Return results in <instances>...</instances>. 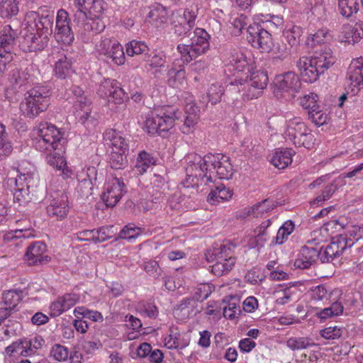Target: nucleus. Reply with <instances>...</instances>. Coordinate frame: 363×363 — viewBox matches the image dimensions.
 I'll return each mask as SVG.
<instances>
[{
  "mask_svg": "<svg viewBox=\"0 0 363 363\" xmlns=\"http://www.w3.org/2000/svg\"><path fill=\"white\" fill-rule=\"evenodd\" d=\"M46 211L48 216L61 220L68 214L69 206L68 197L64 191H54L47 199Z\"/></svg>",
  "mask_w": 363,
  "mask_h": 363,
  "instance_id": "4468645a",
  "label": "nucleus"
},
{
  "mask_svg": "<svg viewBox=\"0 0 363 363\" xmlns=\"http://www.w3.org/2000/svg\"><path fill=\"white\" fill-rule=\"evenodd\" d=\"M11 143L8 138L5 126L0 123V160L7 157L12 152Z\"/></svg>",
  "mask_w": 363,
  "mask_h": 363,
  "instance_id": "09e8293b",
  "label": "nucleus"
},
{
  "mask_svg": "<svg viewBox=\"0 0 363 363\" xmlns=\"http://www.w3.org/2000/svg\"><path fill=\"white\" fill-rule=\"evenodd\" d=\"M211 292L212 290L210 285L208 284H200L196 288L194 295L191 297L198 303V301H203L206 299L211 295Z\"/></svg>",
  "mask_w": 363,
  "mask_h": 363,
  "instance_id": "774afa93",
  "label": "nucleus"
},
{
  "mask_svg": "<svg viewBox=\"0 0 363 363\" xmlns=\"http://www.w3.org/2000/svg\"><path fill=\"white\" fill-rule=\"evenodd\" d=\"M105 4L104 0H74V5L78 9L74 15L75 18H99L105 9Z\"/></svg>",
  "mask_w": 363,
  "mask_h": 363,
  "instance_id": "a211bd4d",
  "label": "nucleus"
},
{
  "mask_svg": "<svg viewBox=\"0 0 363 363\" xmlns=\"http://www.w3.org/2000/svg\"><path fill=\"white\" fill-rule=\"evenodd\" d=\"M353 245V241L342 235L333 238L332 241L324 250L321 247V262L328 263L333 262L335 258L342 255L347 247H350Z\"/></svg>",
  "mask_w": 363,
  "mask_h": 363,
  "instance_id": "f3484780",
  "label": "nucleus"
},
{
  "mask_svg": "<svg viewBox=\"0 0 363 363\" xmlns=\"http://www.w3.org/2000/svg\"><path fill=\"white\" fill-rule=\"evenodd\" d=\"M247 40L255 48L269 52L274 45L271 34L258 23L250 25L247 29Z\"/></svg>",
  "mask_w": 363,
  "mask_h": 363,
  "instance_id": "2eb2a0df",
  "label": "nucleus"
},
{
  "mask_svg": "<svg viewBox=\"0 0 363 363\" xmlns=\"http://www.w3.org/2000/svg\"><path fill=\"white\" fill-rule=\"evenodd\" d=\"M198 303L191 296L182 299L176 307L183 318L192 317L196 315L199 311L197 309Z\"/></svg>",
  "mask_w": 363,
  "mask_h": 363,
  "instance_id": "c9c22d12",
  "label": "nucleus"
},
{
  "mask_svg": "<svg viewBox=\"0 0 363 363\" xmlns=\"http://www.w3.org/2000/svg\"><path fill=\"white\" fill-rule=\"evenodd\" d=\"M284 135L296 147L311 148L313 145V135L299 117H294L286 123Z\"/></svg>",
  "mask_w": 363,
  "mask_h": 363,
  "instance_id": "1a4fd4ad",
  "label": "nucleus"
},
{
  "mask_svg": "<svg viewBox=\"0 0 363 363\" xmlns=\"http://www.w3.org/2000/svg\"><path fill=\"white\" fill-rule=\"evenodd\" d=\"M199 9L196 5H191L186 8L182 14L174 16L172 21V30L175 35L182 36L187 35L195 26Z\"/></svg>",
  "mask_w": 363,
  "mask_h": 363,
  "instance_id": "ddd939ff",
  "label": "nucleus"
},
{
  "mask_svg": "<svg viewBox=\"0 0 363 363\" xmlns=\"http://www.w3.org/2000/svg\"><path fill=\"white\" fill-rule=\"evenodd\" d=\"M35 147L40 152H52L62 148L63 133L55 125L41 123L36 130Z\"/></svg>",
  "mask_w": 363,
  "mask_h": 363,
  "instance_id": "6e6552de",
  "label": "nucleus"
},
{
  "mask_svg": "<svg viewBox=\"0 0 363 363\" xmlns=\"http://www.w3.org/2000/svg\"><path fill=\"white\" fill-rule=\"evenodd\" d=\"M310 296L314 303L322 302L324 304L330 301V293L325 285L321 284L311 289Z\"/></svg>",
  "mask_w": 363,
  "mask_h": 363,
  "instance_id": "49530a36",
  "label": "nucleus"
},
{
  "mask_svg": "<svg viewBox=\"0 0 363 363\" xmlns=\"http://www.w3.org/2000/svg\"><path fill=\"white\" fill-rule=\"evenodd\" d=\"M166 58V55L162 52L153 55L147 53V57L143 60L145 62L143 65L144 70L155 77H160L167 62Z\"/></svg>",
  "mask_w": 363,
  "mask_h": 363,
  "instance_id": "bb28decb",
  "label": "nucleus"
},
{
  "mask_svg": "<svg viewBox=\"0 0 363 363\" xmlns=\"http://www.w3.org/2000/svg\"><path fill=\"white\" fill-rule=\"evenodd\" d=\"M78 296L75 294H67L60 296L50 306V315L57 317L63 312L74 306L78 301Z\"/></svg>",
  "mask_w": 363,
  "mask_h": 363,
  "instance_id": "c756f323",
  "label": "nucleus"
},
{
  "mask_svg": "<svg viewBox=\"0 0 363 363\" xmlns=\"http://www.w3.org/2000/svg\"><path fill=\"white\" fill-rule=\"evenodd\" d=\"M78 37L84 43L92 41L94 37L105 28L104 22L97 18H84L82 22L77 24Z\"/></svg>",
  "mask_w": 363,
  "mask_h": 363,
  "instance_id": "412c9836",
  "label": "nucleus"
},
{
  "mask_svg": "<svg viewBox=\"0 0 363 363\" xmlns=\"http://www.w3.org/2000/svg\"><path fill=\"white\" fill-rule=\"evenodd\" d=\"M168 16L167 9L160 4L152 5L147 16L150 21L155 23L156 26H160L166 23Z\"/></svg>",
  "mask_w": 363,
  "mask_h": 363,
  "instance_id": "ea45409f",
  "label": "nucleus"
},
{
  "mask_svg": "<svg viewBox=\"0 0 363 363\" xmlns=\"http://www.w3.org/2000/svg\"><path fill=\"white\" fill-rule=\"evenodd\" d=\"M32 342L28 340H20L8 346L6 348V352L9 355H13L14 353L23 356H28L33 354V350L31 348Z\"/></svg>",
  "mask_w": 363,
  "mask_h": 363,
  "instance_id": "79ce46f5",
  "label": "nucleus"
},
{
  "mask_svg": "<svg viewBox=\"0 0 363 363\" xmlns=\"http://www.w3.org/2000/svg\"><path fill=\"white\" fill-rule=\"evenodd\" d=\"M127 152L111 151L109 159L111 168L116 169H123L128 164Z\"/></svg>",
  "mask_w": 363,
  "mask_h": 363,
  "instance_id": "6e6d98bb",
  "label": "nucleus"
},
{
  "mask_svg": "<svg viewBox=\"0 0 363 363\" xmlns=\"http://www.w3.org/2000/svg\"><path fill=\"white\" fill-rule=\"evenodd\" d=\"M137 311L142 315L155 318L158 315V311L155 304L144 301H140L136 306Z\"/></svg>",
  "mask_w": 363,
  "mask_h": 363,
  "instance_id": "13d9d810",
  "label": "nucleus"
},
{
  "mask_svg": "<svg viewBox=\"0 0 363 363\" xmlns=\"http://www.w3.org/2000/svg\"><path fill=\"white\" fill-rule=\"evenodd\" d=\"M302 33L303 30L301 28L298 26H293L291 28L284 32V35L291 47L296 46L299 44Z\"/></svg>",
  "mask_w": 363,
  "mask_h": 363,
  "instance_id": "bf43d9fd",
  "label": "nucleus"
},
{
  "mask_svg": "<svg viewBox=\"0 0 363 363\" xmlns=\"http://www.w3.org/2000/svg\"><path fill=\"white\" fill-rule=\"evenodd\" d=\"M267 83V74L257 70L244 77H240V79H235L230 84L238 86V91L242 93L243 99L252 100L261 96Z\"/></svg>",
  "mask_w": 363,
  "mask_h": 363,
  "instance_id": "39448f33",
  "label": "nucleus"
},
{
  "mask_svg": "<svg viewBox=\"0 0 363 363\" xmlns=\"http://www.w3.org/2000/svg\"><path fill=\"white\" fill-rule=\"evenodd\" d=\"M5 183L13 194L14 203L22 206L31 200L30 194L37 186L38 179L35 174L13 167L9 172Z\"/></svg>",
  "mask_w": 363,
  "mask_h": 363,
  "instance_id": "20e7f679",
  "label": "nucleus"
},
{
  "mask_svg": "<svg viewBox=\"0 0 363 363\" xmlns=\"http://www.w3.org/2000/svg\"><path fill=\"white\" fill-rule=\"evenodd\" d=\"M193 34L190 44H179L177 47L184 63H189L209 49L210 35L204 29L196 28Z\"/></svg>",
  "mask_w": 363,
  "mask_h": 363,
  "instance_id": "0eeeda50",
  "label": "nucleus"
},
{
  "mask_svg": "<svg viewBox=\"0 0 363 363\" xmlns=\"http://www.w3.org/2000/svg\"><path fill=\"white\" fill-rule=\"evenodd\" d=\"M234 248L235 246L230 243L214 246L207 250L206 259L208 262H213L215 260L227 261L230 259H236L233 252Z\"/></svg>",
  "mask_w": 363,
  "mask_h": 363,
  "instance_id": "c85d7f7f",
  "label": "nucleus"
},
{
  "mask_svg": "<svg viewBox=\"0 0 363 363\" xmlns=\"http://www.w3.org/2000/svg\"><path fill=\"white\" fill-rule=\"evenodd\" d=\"M33 67H29L24 69L14 68L9 74V81L13 89H25L33 86L27 91V96L21 103L20 109L23 114L30 118L38 116L45 111L50 104L51 90L48 85L35 84L36 77Z\"/></svg>",
  "mask_w": 363,
  "mask_h": 363,
  "instance_id": "f03ea898",
  "label": "nucleus"
},
{
  "mask_svg": "<svg viewBox=\"0 0 363 363\" xmlns=\"http://www.w3.org/2000/svg\"><path fill=\"white\" fill-rule=\"evenodd\" d=\"M50 356L58 362L65 361L69 356V350L63 345L55 344L50 350Z\"/></svg>",
  "mask_w": 363,
  "mask_h": 363,
  "instance_id": "0e129e2a",
  "label": "nucleus"
},
{
  "mask_svg": "<svg viewBox=\"0 0 363 363\" xmlns=\"http://www.w3.org/2000/svg\"><path fill=\"white\" fill-rule=\"evenodd\" d=\"M343 310L344 307L340 302L334 301L330 305V306L317 312L316 315L320 319H327L328 318L342 315Z\"/></svg>",
  "mask_w": 363,
  "mask_h": 363,
  "instance_id": "de8ad7c7",
  "label": "nucleus"
},
{
  "mask_svg": "<svg viewBox=\"0 0 363 363\" xmlns=\"http://www.w3.org/2000/svg\"><path fill=\"white\" fill-rule=\"evenodd\" d=\"M54 72L60 79L69 77L74 72L71 59L65 55L61 56L55 62Z\"/></svg>",
  "mask_w": 363,
  "mask_h": 363,
  "instance_id": "58836bf2",
  "label": "nucleus"
},
{
  "mask_svg": "<svg viewBox=\"0 0 363 363\" xmlns=\"http://www.w3.org/2000/svg\"><path fill=\"white\" fill-rule=\"evenodd\" d=\"M318 234H320L318 231H313L311 233V238L308 240L301 247L297 258L294 262L295 268L301 269H308L318 259H320L321 247L319 245L323 240L317 238Z\"/></svg>",
  "mask_w": 363,
  "mask_h": 363,
  "instance_id": "f8f14e48",
  "label": "nucleus"
},
{
  "mask_svg": "<svg viewBox=\"0 0 363 363\" xmlns=\"http://www.w3.org/2000/svg\"><path fill=\"white\" fill-rule=\"evenodd\" d=\"M149 50V47L143 41L133 40L125 45L126 54L130 57L140 55L144 60L146 56L147 57Z\"/></svg>",
  "mask_w": 363,
  "mask_h": 363,
  "instance_id": "a19ab883",
  "label": "nucleus"
},
{
  "mask_svg": "<svg viewBox=\"0 0 363 363\" xmlns=\"http://www.w3.org/2000/svg\"><path fill=\"white\" fill-rule=\"evenodd\" d=\"M74 313L77 318L79 315H82L83 318L91 320L93 322H102L104 320V317L100 312L89 310L84 306H78L75 308Z\"/></svg>",
  "mask_w": 363,
  "mask_h": 363,
  "instance_id": "603ef678",
  "label": "nucleus"
},
{
  "mask_svg": "<svg viewBox=\"0 0 363 363\" xmlns=\"http://www.w3.org/2000/svg\"><path fill=\"white\" fill-rule=\"evenodd\" d=\"M286 345L293 351L305 350L316 345L309 337H291L286 340Z\"/></svg>",
  "mask_w": 363,
  "mask_h": 363,
  "instance_id": "c03bdc74",
  "label": "nucleus"
},
{
  "mask_svg": "<svg viewBox=\"0 0 363 363\" xmlns=\"http://www.w3.org/2000/svg\"><path fill=\"white\" fill-rule=\"evenodd\" d=\"M233 191L225 187L223 184L217 186L208 194L207 200L211 204L220 201H228L233 196Z\"/></svg>",
  "mask_w": 363,
  "mask_h": 363,
  "instance_id": "4c0bfd02",
  "label": "nucleus"
},
{
  "mask_svg": "<svg viewBox=\"0 0 363 363\" xmlns=\"http://www.w3.org/2000/svg\"><path fill=\"white\" fill-rule=\"evenodd\" d=\"M338 9L342 16L349 18L359 9L357 0H338Z\"/></svg>",
  "mask_w": 363,
  "mask_h": 363,
  "instance_id": "8fccbe9b",
  "label": "nucleus"
},
{
  "mask_svg": "<svg viewBox=\"0 0 363 363\" xmlns=\"http://www.w3.org/2000/svg\"><path fill=\"white\" fill-rule=\"evenodd\" d=\"M233 71L235 72L233 74H237L235 79H240V77H244L250 74L251 72L257 71L250 52L244 51L240 48L233 49L230 52L229 62L226 65L225 72H231Z\"/></svg>",
  "mask_w": 363,
  "mask_h": 363,
  "instance_id": "9b49d317",
  "label": "nucleus"
},
{
  "mask_svg": "<svg viewBox=\"0 0 363 363\" xmlns=\"http://www.w3.org/2000/svg\"><path fill=\"white\" fill-rule=\"evenodd\" d=\"M236 262V259H230L227 260V262L222 264L220 262L214 263L211 266V272L217 276L221 277L228 274L234 267Z\"/></svg>",
  "mask_w": 363,
  "mask_h": 363,
  "instance_id": "4d7b16f0",
  "label": "nucleus"
},
{
  "mask_svg": "<svg viewBox=\"0 0 363 363\" xmlns=\"http://www.w3.org/2000/svg\"><path fill=\"white\" fill-rule=\"evenodd\" d=\"M186 187L206 185L213 181V175L220 179H228L233 175V167L228 157L208 154L201 157L191 154L186 157Z\"/></svg>",
  "mask_w": 363,
  "mask_h": 363,
  "instance_id": "f257e3e1",
  "label": "nucleus"
},
{
  "mask_svg": "<svg viewBox=\"0 0 363 363\" xmlns=\"http://www.w3.org/2000/svg\"><path fill=\"white\" fill-rule=\"evenodd\" d=\"M309 119L316 125H323L329 121V116L326 111H323L319 106L308 111Z\"/></svg>",
  "mask_w": 363,
  "mask_h": 363,
  "instance_id": "5fc2aeb1",
  "label": "nucleus"
},
{
  "mask_svg": "<svg viewBox=\"0 0 363 363\" xmlns=\"http://www.w3.org/2000/svg\"><path fill=\"white\" fill-rule=\"evenodd\" d=\"M96 176L97 170L94 167H87L77 171V179L79 184L77 191L81 197L88 198L92 195L93 181H96Z\"/></svg>",
  "mask_w": 363,
  "mask_h": 363,
  "instance_id": "4be33fe9",
  "label": "nucleus"
},
{
  "mask_svg": "<svg viewBox=\"0 0 363 363\" xmlns=\"http://www.w3.org/2000/svg\"><path fill=\"white\" fill-rule=\"evenodd\" d=\"M294 223L291 220L284 222V224L278 230L277 236L275 237L274 241V244H283L288 239L289 235L293 233L294 230Z\"/></svg>",
  "mask_w": 363,
  "mask_h": 363,
  "instance_id": "3c124183",
  "label": "nucleus"
},
{
  "mask_svg": "<svg viewBox=\"0 0 363 363\" xmlns=\"http://www.w3.org/2000/svg\"><path fill=\"white\" fill-rule=\"evenodd\" d=\"M274 84L278 89L294 96L299 91L301 84L297 74L293 72H288L276 76Z\"/></svg>",
  "mask_w": 363,
  "mask_h": 363,
  "instance_id": "b1692460",
  "label": "nucleus"
},
{
  "mask_svg": "<svg viewBox=\"0 0 363 363\" xmlns=\"http://www.w3.org/2000/svg\"><path fill=\"white\" fill-rule=\"evenodd\" d=\"M296 289L291 286H280V288L276 289L273 295L275 298L277 305H285L295 299Z\"/></svg>",
  "mask_w": 363,
  "mask_h": 363,
  "instance_id": "e433bc0d",
  "label": "nucleus"
},
{
  "mask_svg": "<svg viewBox=\"0 0 363 363\" xmlns=\"http://www.w3.org/2000/svg\"><path fill=\"white\" fill-rule=\"evenodd\" d=\"M17 35V30H13L11 25L4 27L0 35V57H3L5 54L10 53Z\"/></svg>",
  "mask_w": 363,
  "mask_h": 363,
  "instance_id": "473e14b6",
  "label": "nucleus"
},
{
  "mask_svg": "<svg viewBox=\"0 0 363 363\" xmlns=\"http://www.w3.org/2000/svg\"><path fill=\"white\" fill-rule=\"evenodd\" d=\"M49 36L50 35H47L46 34L37 32L36 34H34L30 38V50H43L47 45Z\"/></svg>",
  "mask_w": 363,
  "mask_h": 363,
  "instance_id": "e2e57ef3",
  "label": "nucleus"
},
{
  "mask_svg": "<svg viewBox=\"0 0 363 363\" xmlns=\"http://www.w3.org/2000/svg\"><path fill=\"white\" fill-rule=\"evenodd\" d=\"M55 19L53 11H46L40 15L38 12L29 11L25 16V21L31 28H35L37 32L50 35L52 33V26Z\"/></svg>",
  "mask_w": 363,
  "mask_h": 363,
  "instance_id": "dca6fc26",
  "label": "nucleus"
},
{
  "mask_svg": "<svg viewBox=\"0 0 363 363\" xmlns=\"http://www.w3.org/2000/svg\"><path fill=\"white\" fill-rule=\"evenodd\" d=\"M292 149H277L270 157V162L276 168L284 169L292 162V157L294 155Z\"/></svg>",
  "mask_w": 363,
  "mask_h": 363,
  "instance_id": "72a5a7b5",
  "label": "nucleus"
},
{
  "mask_svg": "<svg viewBox=\"0 0 363 363\" xmlns=\"http://www.w3.org/2000/svg\"><path fill=\"white\" fill-rule=\"evenodd\" d=\"M347 78L354 94L363 88V58L359 57L352 60L348 67Z\"/></svg>",
  "mask_w": 363,
  "mask_h": 363,
  "instance_id": "393cba45",
  "label": "nucleus"
},
{
  "mask_svg": "<svg viewBox=\"0 0 363 363\" xmlns=\"http://www.w3.org/2000/svg\"><path fill=\"white\" fill-rule=\"evenodd\" d=\"M113 88L108 98V101H112L115 104H121L128 98L127 94L121 87L120 84L117 81L116 84H114Z\"/></svg>",
  "mask_w": 363,
  "mask_h": 363,
  "instance_id": "680f3d73",
  "label": "nucleus"
},
{
  "mask_svg": "<svg viewBox=\"0 0 363 363\" xmlns=\"http://www.w3.org/2000/svg\"><path fill=\"white\" fill-rule=\"evenodd\" d=\"M113 226H109L100 228L97 230H94L92 240L95 242H102L111 238L113 235Z\"/></svg>",
  "mask_w": 363,
  "mask_h": 363,
  "instance_id": "69168bd1",
  "label": "nucleus"
},
{
  "mask_svg": "<svg viewBox=\"0 0 363 363\" xmlns=\"http://www.w3.org/2000/svg\"><path fill=\"white\" fill-rule=\"evenodd\" d=\"M105 144L111 148V151L128 152L127 140L118 131L114 129H108L104 133Z\"/></svg>",
  "mask_w": 363,
  "mask_h": 363,
  "instance_id": "cd10ccee",
  "label": "nucleus"
},
{
  "mask_svg": "<svg viewBox=\"0 0 363 363\" xmlns=\"http://www.w3.org/2000/svg\"><path fill=\"white\" fill-rule=\"evenodd\" d=\"M185 78L186 72L184 65L179 64V62L175 60L167 70V84L173 88L179 89L183 85Z\"/></svg>",
  "mask_w": 363,
  "mask_h": 363,
  "instance_id": "7c9ffc66",
  "label": "nucleus"
},
{
  "mask_svg": "<svg viewBox=\"0 0 363 363\" xmlns=\"http://www.w3.org/2000/svg\"><path fill=\"white\" fill-rule=\"evenodd\" d=\"M156 163L157 158L145 151H141L136 159L133 171L135 174L142 175L147 172L149 168L155 165Z\"/></svg>",
  "mask_w": 363,
  "mask_h": 363,
  "instance_id": "f704fd0d",
  "label": "nucleus"
},
{
  "mask_svg": "<svg viewBox=\"0 0 363 363\" xmlns=\"http://www.w3.org/2000/svg\"><path fill=\"white\" fill-rule=\"evenodd\" d=\"M223 94L224 89L222 85L218 83L212 84L207 91L208 101H211L212 104H216L219 102Z\"/></svg>",
  "mask_w": 363,
  "mask_h": 363,
  "instance_id": "052dcab7",
  "label": "nucleus"
},
{
  "mask_svg": "<svg viewBox=\"0 0 363 363\" xmlns=\"http://www.w3.org/2000/svg\"><path fill=\"white\" fill-rule=\"evenodd\" d=\"M279 205V203L271 199H267L260 203L254 205L250 209H248L246 215H255L258 216L259 214H262L274 209Z\"/></svg>",
  "mask_w": 363,
  "mask_h": 363,
  "instance_id": "a18cd8bd",
  "label": "nucleus"
},
{
  "mask_svg": "<svg viewBox=\"0 0 363 363\" xmlns=\"http://www.w3.org/2000/svg\"><path fill=\"white\" fill-rule=\"evenodd\" d=\"M67 94L72 99L77 110L76 117L78 121L84 125L86 128L94 127L97 124L96 117L91 116V101L84 95V91L78 86L72 85L68 90Z\"/></svg>",
  "mask_w": 363,
  "mask_h": 363,
  "instance_id": "9d476101",
  "label": "nucleus"
},
{
  "mask_svg": "<svg viewBox=\"0 0 363 363\" xmlns=\"http://www.w3.org/2000/svg\"><path fill=\"white\" fill-rule=\"evenodd\" d=\"M96 48L101 54L117 65H122L125 62V57L122 45L116 40L104 38L101 40Z\"/></svg>",
  "mask_w": 363,
  "mask_h": 363,
  "instance_id": "aec40b11",
  "label": "nucleus"
},
{
  "mask_svg": "<svg viewBox=\"0 0 363 363\" xmlns=\"http://www.w3.org/2000/svg\"><path fill=\"white\" fill-rule=\"evenodd\" d=\"M335 58L328 47L315 51L311 57H301L296 62L303 79L309 83L316 82L319 77L334 65Z\"/></svg>",
  "mask_w": 363,
  "mask_h": 363,
  "instance_id": "7ed1b4c3",
  "label": "nucleus"
},
{
  "mask_svg": "<svg viewBox=\"0 0 363 363\" xmlns=\"http://www.w3.org/2000/svg\"><path fill=\"white\" fill-rule=\"evenodd\" d=\"M61 152L62 149L47 152L48 154L46 160L50 166L56 168V171L59 172V175H62L63 177H69L72 172L67 169V162L65 159L61 155Z\"/></svg>",
  "mask_w": 363,
  "mask_h": 363,
  "instance_id": "2f4dec72",
  "label": "nucleus"
},
{
  "mask_svg": "<svg viewBox=\"0 0 363 363\" xmlns=\"http://www.w3.org/2000/svg\"><path fill=\"white\" fill-rule=\"evenodd\" d=\"M19 11L17 0H2L0 6V13L4 18L16 16Z\"/></svg>",
  "mask_w": 363,
  "mask_h": 363,
  "instance_id": "864d4df0",
  "label": "nucleus"
},
{
  "mask_svg": "<svg viewBox=\"0 0 363 363\" xmlns=\"http://www.w3.org/2000/svg\"><path fill=\"white\" fill-rule=\"evenodd\" d=\"M23 296V291L21 290H9L3 294L2 299L6 306L17 311Z\"/></svg>",
  "mask_w": 363,
  "mask_h": 363,
  "instance_id": "37998d69",
  "label": "nucleus"
},
{
  "mask_svg": "<svg viewBox=\"0 0 363 363\" xmlns=\"http://www.w3.org/2000/svg\"><path fill=\"white\" fill-rule=\"evenodd\" d=\"M231 19V24L233 26V33L235 35H239L242 29L247 26L248 23V18L245 15L240 14L232 18Z\"/></svg>",
  "mask_w": 363,
  "mask_h": 363,
  "instance_id": "338daca9",
  "label": "nucleus"
},
{
  "mask_svg": "<svg viewBox=\"0 0 363 363\" xmlns=\"http://www.w3.org/2000/svg\"><path fill=\"white\" fill-rule=\"evenodd\" d=\"M177 118V110L172 106H164L149 113L145 126L150 135L168 132L174 125Z\"/></svg>",
  "mask_w": 363,
  "mask_h": 363,
  "instance_id": "423d86ee",
  "label": "nucleus"
},
{
  "mask_svg": "<svg viewBox=\"0 0 363 363\" xmlns=\"http://www.w3.org/2000/svg\"><path fill=\"white\" fill-rule=\"evenodd\" d=\"M47 247L41 241H36L30 244L26 250L25 258L30 265L42 264L47 263L50 258L45 255Z\"/></svg>",
  "mask_w": 363,
  "mask_h": 363,
  "instance_id": "a878e982",
  "label": "nucleus"
},
{
  "mask_svg": "<svg viewBox=\"0 0 363 363\" xmlns=\"http://www.w3.org/2000/svg\"><path fill=\"white\" fill-rule=\"evenodd\" d=\"M55 30V38L57 42L65 45L73 42L74 37L70 28V19L64 9H60L57 13Z\"/></svg>",
  "mask_w": 363,
  "mask_h": 363,
  "instance_id": "6ab92c4d",
  "label": "nucleus"
},
{
  "mask_svg": "<svg viewBox=\"0 0 363 363\" xmlns=\"http://www.w3.org/2000/svg\"><path fill=\"white\" fill-rule=\"evenodd\" d=\"M124 192L123 182L118 178H113L105 184L101 198L106 206L113 207L120 201Z\"/></svg>",
  "mask_w": 363,
  "mask_h": 363,
  "instance_id": "5701e85b",
  "label": "nucleus"
}]
</instances>
